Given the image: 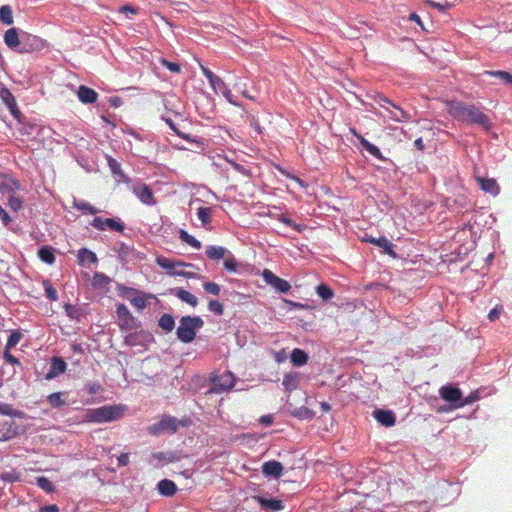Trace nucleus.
I'll return each mask as SVG.
<instances>
[{"label": "nucleus", "mask_w": 512, "mask_h": 512, "mask_svg": "<svg viewBox=\"0 0 512 512\" xmlns=\"http://www.w3.org/2000/svg\"><path fill=\"white\" fill-rule=\"evenodd\" d=\"M317 295L324 301H328L334 297L333 290L326 284H320L316 287Z\"/></svg>", "instance_id": "473e14b6"}, {"label": "nucleus", "mask_w": 512, "mask_h": 512, "mask_svg": "<svg viewBox=\"0 0 512 512\" xmlns=\"http://www.w3.org/2000/svg\"><path fill=\"white\" fill-rule=\"evenodd\" d=\"M0 21L5 25L13 23V13L10 6L4 5L0 7Z\"/></svg>", "instance_id": "72a5a7b5"}, {"label": "nucleus", "mask_w": 512, "mask_h": 512, "mask_svg": "<svg viewBox=\"0 0 512 512\" xmlns=\"http://www.w3.org/2000/svg\"><path fill=\"white\" fill-rule=\"evenodd\" d=\"M4 42L11 49L16 48L19 45V37L16 28H10L5 32Z\"/></svg>", "instance_id": "5701e85b"}, {"label": "nucleus", "mask_w": 512, "mask_h": 512, "mask_svg": "<svg viewBox=\"0 0 512 512\" xmlns=\"http://www.w3.org/2000/svg\"><path fill=\"white\" fill-rule=\"evenodd\" d=\"M160 63L173 73H179L181 71L180 65L174 62H170L164 58L160 59Z\"/></svg>", "instance_id": "864d4df0"}, {"label": "nucleus", "mask_w": 512, "mask_h": 512, "mask_svg": "<svg viewBox=\"0 0 512 512\" xmlns=\"http://www.w3.org/2000/svg\"><path fill=\"white\" fill-rule=\"evenodd\" d=\"M47 401L54 408H59L65 404V401L62 399V393L60 392L50 394L47 397Z\"/></svg>", "instance_id": "58836bf2"}, {"label": "nucleus", "mask_w": 512, "mask_h": 512, "mask_svg": "<svg viewBox=\"0 0 512 512\" xmlns=\"http://www.w3.org/2000/svg\"><path fill=\"white\" fill-rule=\"evenodd\" d=\"M440 397L451 404V409H457L456 405L461 402L462 392L459 388L447 384L439 389Z\"/></svg>", "instance_id": "0eeeda50"}, {"label": "nucleus", "mask_w": 512, "mask_h": 512, "mask_svg": "<svg viewBox=\"0 0 512 512\" xmlns=\"http://www.w3.org/2000/svg\"><path fill=\"white\" fill-rule=\"evenodd\" d=\"M290 360L294 366H303L308 361V355L304 350L296 348L291 352Z\"/></svg>", "instance_id": "412c9836"}, {"label": "nucleus", "mask_w": 512, "mask_h": 512, "mask_svg": "<svg viewBox=\"0 0 512 512\" xmlns=\"http://www.w3.org/2000/svg\"><path fill=\"white\" fill-rule=\"evenodd\" d=\"M283 466L280 462L271 460L262 465V473L266 477L279 478L282 475Z\"/></svg>", "instance_id": "2eb2a0df"}, {"label": "nucleus", "mask_w": 512, "mask_h": 512, "mask_svg": "<svg viewBox=\"0 0 512 512\" xmlns=\"http://www.w3.org/2000/svg\"><path fill=\"white\" fill-rule=\"evenodd\" d=\"M212 387L209 390L210 393H222L232 389L235 385L234 375L226 371L220 376L213 377L211 379Z\"/></svg>", "instance_id": "39448f33"}, {"label": "nucleus", "mask_w": 512, "mask_h": 512, "mask_svg": "<svg viewBox=\"0 0 512 512\" xmlns=\"http://www.w3.org/2000/svg\"><path fill=\"white\" fill-rule=\"evenodd\" d=\"M41 512H59V509L56 505L45 506L41 509Z\"/></svg>", "instance_id": "774afa93"}, {"label": "nucleus", "mask_w": 512, "mask_h": 512, "mask_svg": "<svg viewBox=\"0 0 512 512\" xmlns=\"http://www.w3.org/2000/svg\"><path fill=\"white\" fill-rule=\"evenodd\" d=\"M91 225L99 231L110 229L117 232H123L125 229V225L121 220L113 218L95 217L92 220Z\"/></svg>", "instance_id": "423d86ee"}, {"label": "nucleus", "mask_w": 512, "mask_h": 512, "mask_svg": "<svg viewBox=\"0 0 512 512\" xmlns=\"http://www.w3.org/2000/svg\"><path fill=\"white\" fill-rule=\"evenodd\" d=\"M0 218L2 220V223L4 226H8L12 219L11 217L9 216V214L6 212L5 209L2 208V206L0 205Z\"/></svg>", "instance_id": "052dcab7"}, {"label": "nucleus", "mask_w": 512, "mask_h": 512, "mask_svg": "<svg viewBox=\"0 0 512 512\" xmlns=\"http://www.w3.org/2000/svg\"><path fill=\"white\" fill-rule=\"evenodd\" d=\"M123 414L120 406H102L87 411L86 418L89 422L104 423L119 419Z\"/></svg>", "instance_id": "20e7f679"}, {"label": "nucleus", "mask_w": 512, "mask_h": 512, "mask_svg": "<svg viewBox=\"0 0 512 512\" xmlns=\"http://www.w3.org/2000/svg\"><path fill=\"white\" fill-rule=\"evenodd\" d=\"M77 95L79 100L84 104H92L97 101L98 93L84 85L79 86Z\"/></svg>", "instance_id": "a211bd4d"}, {"label": "nucleus", "mask_w": 512, "mask_h": 512, "mask_svg": "<svg viewBox=\"0 0 512 512\" xmlns=\"http://www.w3.org/2000/svg\"><path fill=\"white\" fill-rule=\"evenodd\" d=\"M358 139L363 146V148L369 152L372 156H374L377 159H382V153L380 149L375 146L374 144L370 143L368 140H366L363 136H358Z\"/></svg>", "instance_id": "a878e982"}, {"label": "nucleus", "mask_w": 512, "mask_h": 512, "mask_svg": "<svg viewBox=\"0 0 512 512\" xmlns=\"http://www.w3.org/2000/svg\"><path fill=\"white\" fill-rule=\"evenodd\" d=\"M475 180L477 181L481 190L485 193H489L493 196H496L500 193V187L494 178H485L475 175Z\"/></svg>", "instance_id": "9b49d317"}, {"label": "nucleus", "mask_w": 512, "mask_h": 512, "mask_svg": "<svg viewBox=\"0 0 512 512\" xmlns=\"http://www.w3.org/2000/svg\"><path fill=\"white\" fill-rule=\"evenodd\" d=\"M156 263L163 269L166 270H172L176 266H188V264L182 263V262H172L171 260L167 259L166 257H157Z\"/></svg>", "instance_id": "f704fd0d"}, {"label": "nucleus", "mask_w": 512, "mask_h": 512, "mask_svg": "<svg viewBox=\"0 0 512 512\" xmlns=\"http://www.w3.org/2000/svg\"><path fill=\"white\" fill-rule=\"evenodd\" d=\"M208 308L211 312L218 316L224 313L223 305L217 300H210L208 303Z\"/></svg>", "instance_id": "09e8293b"}, {"label": "nucleus", "mask_w": 512, "mask_h": 512, "mask_svg": "<svg viewBox=\"0 0 512 512\" xmlns=\"http://www.w3.org/2000/svg\"><path fill=\"white\" fill-rule=\"evenodd\" d=\"M374 418L383 426L391 427L395 424L394 413L390 410L377 409L373 412Z\"/></svg>", "instance_id": "dca6fc26"}, {"label": "nucleus", "mask_w": 512, "mask_h": 512, "mask_svg": "<svg viewBox=\"0 0 512 512\" xmlns=\"http://www.w3.org/2000/svg\"><path fill=\"white\" fill-rule=\"evenodd\" d=\"M12 185H13V186H11V185H9V184H2V185L0 186V191H1V192H8V193L11 195V194L15 193V190L20 189V183H19V181H17V180H13V181H12Z\"/></svg>", "instance_id": "3c124183"}, {"label": "nucleus", "mask_w": 512, "mask_h": 512, "mask_svg": "<svg viewBox=\"0 0 512 512\" xmlns=\"http://www.w3.org/2000/svg\"><path fill=\"white\" fill-rule=\"evenodd\" d=\"M257 502L262 508L272 511H280L284 508L283 502L275 498L257 497Z\"/></svg>", "instance_id": "6ab92c4d"}, {"label": "nucleus", "mask_w": 512, "mask_h": 512, "mask_svg": "<svg viewBox=\"0 0 512 512\" xmlns=\"http://www.w3.org/2000/svg\"><path fill=\"white\" fill-rule=\"evenodd\" d=\"M204 290L212 295H219L220 293V286L215 282H206L203 285Z\"/></svg>", "instance_id": "8fccbe9b"}, {"label": "nucleus", "mask_w": 512, "mask_h": 512, "mask_svg": "<svg viewBox=\"0 0 512 512\" xmlns=\"http://www.w3.org/2000/svg\"><path fill=\"white\" fill-rule=\"evenodd\" d=\"M8 206L11 210L17 212L23 207V200L20 197L15 196V193L9 195Z\"/></svg>", "instance_id": "37998d69"}, {"label": "nucleus", "mask_w": 512, "mask_h": 512, "mask_svg": "<svg viewBox=\"0 0 512 512\" xmlns=\"http://www.w3.org/2000/svg\"><path fill=\"white\" fill-rule=\"evenodd\" d=\"M98 259L94 252L88 249H81L78 252V262L83 265L85 263H97Z\"/></svg>", "instance_id": "393cba45"}, {"label": "nucleus", "mask_w": 512, "mask_h": 512, "mask_svg": "<svg viewBox=\"0 0 512 512\" xmlns=\"http://www.w3.org/2000/svg\"><path fill=\"white\" fill-rule=\"evenodd\" d=\"M238 263L233 257L226 258L224 261V268L229 272H236Z\"/></svg>", "instance_id": "4d7b16f0"}, {"label": "nucleus", "mask_w": 512, "mask_h": 512, "mask_svg": "<svg viewBox=\"0 0 512 512\" xmlns=\"http://www.w3.org/2000/svg\"><path fill=\"white\" fill-rule=\"evenodd\" d=\"M226 249L222 246H208L206 249V255L211 260H220L225 256Z\"/></svg>", "instance_id": "bb28decb"}, {"label": "nucleus", "mask_w": 512, "mask_h": 512, "mask_svg": "<svg viewBox=\"0 0 512 512\" xmlns=\"http://www.w3.org/2000/svg\"><path fill=\"white\" fill-rule=\"evenodd\" d=\"M0 414L6 416H16L17 412L10 404L0 402Z\"/></svg>", "instance_id": "5fc2aeb1"}, {"label": "nucleus", "mask_w": 512, "mask_h": 512, "mask_svg": "<svg viewBox=\"0 0 512 512\" xmlns=\"http://www.w3.org/2000/svg\"><path fill=\"white\" fill-rule=\"evenodd\" d=\"M298 383H299L298 375L295 373H288V374H285L282 384L286 390L292 391V390L297 389Z\"/></svg>", "instance_id": "c85d7f7f"}, {"label": "nucleus", "mask_w": 512, "mask_h": 512, "mask_svg": "<svg viewBox=\"0 0 512 512\" xmlns=\"http://www.w3.org/2000/svg\"><path fill=\"white\" fill-rule=\"evenodd\" d=\"M477 400H479L478 391L471 392L467 397H461V402H459L458 405H456V408L465 407L476 402Z\"/></svg>", "instance_id": "79ce46f5"}, {"label": "nucleus", "mask_w": 512, "mask_h": 512, "mask_svg": "<svg viewBox=\"0 0 512 512\" xmlns=\"http://www.w3.org/2000/svg\"><path fill=\"white\" fill-rule=\"evenodd\" d=\"M278 219L280 222L293 228L297 232H302L306 228V226L304 224H297L296 222H294L292 219L286 217L285 215H280Z\"/></svg>", "instance_id": "a19ab883"}, {"label": "nucleus", "mask_w": 512, "mask_h": 512, "mask_svg": "<svg viewBox=\"0 0 512 512\" xmlns=\"http://www.w3.org/2000/svg\"><path fill=\"white\" fill-rule=\"evenodd\" d=\"M409 20L416 22L422 29H424L423 23H422L421 18H420V16L418 14L411 13L409 15Z\"/></svg>", "instance_id": "338daca9"}, {"label": "nucleus", "mask_w": 512, "mask_h": 512, "mask_svg": "<svg viewBox=\"0 0 512 512\" xmlns=\"http://www.w3.org/2000/svg\"><path fill=\"white\" fill-rule=\"evenodd\" d=\"M428 4H429V6L435 8V9H438L441 12H446L449 8H451V4H449V3L441 4V3L435 2V1H428Z\"/></svg>", "instance_id": "bf43d9fd"}, {"label": "nucleus", "mask_w": 512, "mask_h": 512, "mask_svg": "<svg viewBox=\"0 0 512 512\" xmlns=\"http://www.w3.org/2000/svg\"><path fill=\"white\" fill-rule=\"evenodd\" d=\"M158 491L164 496H173L177 491V486L172 480L163 479L158 485Z\"/></svg>", "instance_id": "aec40b11"}, {"label": "nucleus", "mask_w": 512, "mask_h": 512, "mask_svg": "<svg viewBox=\"0 0 512 512\" xmlns=\"http://www.w3.org/2000/svg\"><path fill=\"white\" fill-rule=\"evenodd\" d=\"M8 350L9 349H5V352H4L5 360L7 362H9L10 364L20 365V361L15 356H13Z\"/></svg>", "instance_id": "680f3d73"}, {"label": "nucleus", "mask_w": 512, "mask_h": 512, "mask_svg": "<svg viewBox=\"0 0 512 512\" xmlns=\"http://www.w3.org/2000/svg\"><path fill=\"white\" fill-rule=\"evenodd\" d=\"M166 124L180 137L183 139H189L188 135L182 133L175 125V123L170 118H163Z\"/></svg>", "instance_id": "13d9d810"}, {"label": "nucleus", "mask_w": 512, "mask_h": 512, "mask_svg": "<svg viewBox=\"0 0 512 512\" xmlns=\"http://www.w3.org/2000/svg\"><path fill=\"white\" fill-rule=\"evenodd\" d=\"M118 463L120 466H127L129 464V454L122 453L118 457Z\"/></svg>", "instance_id": "0e129e2a"}, {"label": "nucleus", "mask_w": 512, "mask_h": 512, "mask_svg": "<svg viewBox=\"0 0 512 512\" xmlns=\"http://www.w3.org/2000/svg\"><path fill=\"white\" fill-rule=\"evenodd\" d=\"M20 478H21V473L14 469L0 474V480L7 482V483L17 482L20 480Z\"/></svg>", "instance_id": "e433bc0d"}, {"label": "nucleus", "mask_w": 512, "mask_h": 512, "mask_svg": "<svg viewBox=\"0 0 512 512\" xmlns=\"http://www.w3.org/2000/svg\"><path fill=\"white\" fill-rule=\"evenodd\" d=\"M0 98L3 101V103L7 106L9 111L11 112L12 116L20 121L22 117L21 111L17 107L16 99L11 93V91L6 88L2 87L0 90Z\"/></svg>", "instance_id": "9d476101"}, {"label": "nucleus", "mask_w": 512, "mask_h": 512, "mask_svg": "<svg viewBox=\"0 0 512 512\" xmlns=\"http://www.w3.org/2000/svg\"><path fill=\"white\" fill-rule=\"evenodd\" d=\"M67 369L66 362L59 357H53L51 359V366L49 371L47 372L45 379L51 380L56 378L57 376L63 374Z\"/></svg>", "instance_id": "4468645a"}, {"label": "nucleus", "mask_w": 512, "mask_h": 512, "mask_svg": "<svg viewBox=\"0 0 512 512\" xmlns=\"http://www.w3.org/2000/svg\"><path fill=\"white\" fill-rule=\"evenodd\" d=\"M259 422L265 426H269L273 423L272 415H263L260 417Z\"/></svg>", "instance_id": "69168bd1"}, {"label": "nucleus", "mask_w": 512, "mask_h": 512, "mask_svg": "<svg viewBox=\"0 0 512 512\" xmlns=\"http://www.w3.org/2000/svg\"><path fill=\"white\" fill-rule=\"evenodd\" d=\"M369 97L383 110L379 113L380 116L397 123L408 122L411 119V115L407 111L392 102L384 94L374 92Z\"/></svg>", "instance_id": "f03ea898"}, {"label": "nucleus", "mask_w": 512, "mask_h": 512, "mask_svg": "<svg viewBox=\"0 0 512 512\" xmlns=\"http://www.w3.org/2000/svg\"><path fill=\"white\" fill-rule=\"evenodd\" d=\"M483 74L498 78L504 84L512 86V74H510L509 72L497 70V71H484Z\"/></svg>", "instance_id": "b1692460"}, {"label": "nucleus", "mask_w": 512, "mask_h": 512, "mask_svg": "<svg viewBox=\"0 0 512 512\" xmlns=\"http://www.w3.org/2000/svg\"><path fill=\"white\" fill-rule=\"evenodd\" d=\"M36 483L45 492L50 493V492L54 491L53 484H52V482L47 477H44V476L37 477L36 478Z\"/></svg>", "instance_id": "c03bdc74"}, {"label": "nucleus", "mask_w": 512, "mask_h": 512, "mask_svg": "<svg viewBox=\"0 0 512 512\" xmlns=\"http://www.w3.org/2000/svg\"><path fill=\"white\" fill-rule=\"evenodd\" d=\"M179 237L184 243L190 245L191 247L195 249L201 248V242L192 235H190L189 233H187L185 230H180Z\"/></svg>", "instance_id": "7c9ffc66"}, {"label": "nucleus", "mask_w": 512, "mask_h": 512, "mask_svg": "<svg viewBox=\"0 0 512 512\" xmlns=\"http://www.w3.org/2000/svg\"><path fill=\"white\" fill-rule=\"evenodd\" d=\"M262 277L267 284L273 286L278 292L286 293L291 289V285L288 281L276 276L269 269H264Z\"/></svg>", "instance_id": "6e6552de"}, {"label": "nucleus", "mask_w": 512, "mask_h": 512, "mask_svg": "<svg viewBox=\"0 0 512 512\" xmlns=\"http://www.w3.org/2000/svg\"><path fill=\"white\" fill-rule=\"evenodd\" d=\"M446 111L456 121L467 125H479L484 130L491 128L490 118L473 104L462 101L446 100Z\"/></svg>", "instance_id": "f257e3e1"}, {"label": "nucleus", "mask_w": 512, "mask_h": 512, "mask_svg": "<svg viewBox=\"0 0 512 512\" xmlns=\"http://www.w3.org/2000/svg\"><path fill=\"white\" fill-rule=\"evenodd\" d=\"M132 192L145 205L154 206L157 203L152 189L147 184L134 185Z\"/></svg>", "instance_id": "1a4fd4ad"}, {"label": "nucleus", "mask_w": 512, "mask_h": 512, "mask_svg": "<svg viewBox=\"0 0 512 512\" xmlns=\"http://www.w3.org/2000/svg\"><path fill=\"white\" fill-rule=\"evenodd\" d=\"M203 325V320L198 316H183L176 331L177 338L183 343H190L196 337V330Z\"/></svg>", "instance_id": "7ed1b4c3"}, {"label": "nucleus", "mask_w": 512, "mask_h": 512, "mask_svg": "<svg viewBox=\"0 0 512 512\" xmlns=\"http://www.w3.org/2000/svg\"><path fill=\"white\" fill-rule=\"evenodd\" d=\"M117 315L122 329H132L134 327V317L124 304L117 306Z\"/></svg>", "instance_id": "ddd939ff"}, {"label": "nucleus", "mask_w": 512, "mask_h": 512, "mask_svg": "<svg viewBox=\"0 0 512 512\" xmlns=\"http://www.w3.org/2000/svg\"><path fill=\"white\" fill-rule=\"evenodd\" d=\"M159 326L167 331V332H170L174 329V326H175V320L173 318L172 315L170 314H163L160 319H159V322H158Z\"/></svg>", "instance_id": "c756f323"}, {"label": "nucleus", "mask_w": 512, "mask_h": 512, "mask_svg": "<svg viewBox=\"0 0 512 512\" xmlns=\"http://www.w3.org/2000/svg\"><path fill=\"white\" fill-rule=\"evenodd\" d=\"M200 67H201L202 73L208 79L210 85L212 86V88L215 91H217V90L222 91L227 88L224 81L220 77L215 75L211 70H209L204 65H200Z\"/></svg>", "instance_id": "f3484780"}, {"label": "nucleus", "mask_w": 512, "mask_h": 512, "mask_svg": "<svg viewBox=\"0 0 512 512\" xmlns=\"http://www.w3.org/2000/svg\"><path fill=\"white\" fill-rule=\"evenodd\" d=\"M175 295L183 302L189 304L192 307H196L198 304V299L195 295L190 293L189 291L179 288L175 291Z\"/></svg>", "instance_id": "4be33fe9"}, {"label": "nucleus", "mask_w": 512, "mask_h": 512, "mask_svg": "<svg viewBox=\"0 0 512 512\" xmlns=\"http://www.w3.org/2000/svg\"><path fill=\"white\" fill-rule=\"evenodd\" d=\"M109 282H110L109 277L100 272L95 273L93 276V279H92V284L96 288L104 287L107 284H109Z\"/></svg>", "instance_id": "4c0bfd02"}, {"label": "nucleus", "mask_w": 512, "mask_h": 512, "mask_svg": "<svg viewBox=\"0 0 512 512\" xmlns=\"http://www.w3.org/2000/svg\"><path fill=\"white\" fill-rule=\"evenodd\" d=\"M165 430H170L173 433L177 430L175 418L164 417L157 424L149 427L150 433L154 435H157Z\"/></svg>", "instance_id": "f8f14e48"}, {"label": "nucleus", "mask_w": 512, "mask_h": 512, "mask_svg": "<svg viewBox=\"0 0 512 512\" xmlns=\"http://www.w3.org/2000/svg\"><path fill=\"white\" fill-rule=\"evenodd\" d=\"M74 208H76L78 211H81L84 214L95 215L99 213V210L97 208H95L90 203L85 201L74 202Z\"/></svg>", "instance_id": "2f4dec72"}, {"label": "nucleus", "mask_w": 512, "mask_h": 512, "mask_svg": "<svg viewBox=\"0 0 512 512\" xmlns=\"http://www.w3.org/2000/svg\"><path fill=\"white\" fill-rule=\"evenodd\" d=\"M45 294L50 301H56L58 299L57 290L51 285L49 281H44Z\"/></svg>", "instance_id": "de8ad7c7"}, {"label": "nucleus", "mask_w": 512, "mask_h": 512, "mask_svg": "<svg viewBox=\"0 0 512 512\" xmlns=\"http://www.w3.org/2000/svg\"><path fill=\"white\" fill-rule=\"evenodd\" d=\"M20 339H21L20 332L15 331V332L11 333V335L9 336V338L7 340L5 349H10V348L16 346L18 344V342L20 341Z\"/></svg>", "instance_id": "603ef678"}, {"label": "nucleus", "mask_w": 512, "mask_h": 512, "mask_svg": "<svg viewBox=\"0 0 512 512\" xmlns=\"http://www.w3.org/2000/svg\"><path fill=\"white\" fill-rule=\"evenodd\" d=\"M377 246L383 248L388 255L396 257L393 244L386 237L377 238Z\"/></svg>", "instance_id": "c9c22d12"}, {"label": "nucleus", "mask_w": 512, "mask_h": 512, "mask_svg": "<svg viewBox=\"0 0 512 512\" xmlns=\"http://www.w3.org/2000/svg\"><path fill=\"white\" fill-rule=\"evenodd\" d=\"M107 164L114 175L123 176L120 163L111 156H107Z\"/></svg>", "instance_id": "a18cd8bd"}, {"label": "nucleus", "mask_w": 512, "mask_h": 512, "mask_svg": "<svg viewBox=\"0 0 512 512\" xmlns=\"http://www.w3.org/2000/svg\"><path fill=\"white\" fill-rule=\"evenodd\" d=\"M500 314H501V306H496L495 308L490 310V312L488 314V318L490 321H495L496 319L499 318Z\"/></svg>", "instance_id": "e2e57ef3"}, {"label": "nucleus", "mask_w": 512, "mask_h": 512, "mask_svg": "<svg viewBox=\"0 0 512 512\" xmlns=\"http://www.w3.org/2000/svg\"><path fill=\"white\" fill-rule=\"evenodd\" d=\"M212 209L210 207H199L197 210V216L203 225L210 222Z\"/></svg>", "instance_id": "ea45409f"}, {"label": "nucleus", "mask_w": 512, "mask_h": 512, "mask_svg": "<svg viewBox=\"0 0 512 512\" xmlns=\"http://www.w3.org/2000/svg\"><path fill=\"white\" fill-rule=\"evenodd\" d=\"M119 12L130 18L132 15L138 14V8H135L131 5H124L119 8Z\"/></svg>", "instance_id": "6e6d98bb"}, {"label": "nucleus", "mask_w": 512, "mask_h": 512, "mask_svg": "<svg viewBox=\"0 0 512 512\" xmlns=\"http://www.w3.org/2000/svg\"><path fill=\"white\" fill-rule=\"evenodd\" d=\"M131 304L137 308V310L141 311L143 310L146 305H147V299L146 297L139 293L137 294L135 297H133L131 300H130Z\"/></svg>", "instance_id": "49530a36"}, {"label": "nucleus", "mask_w": 512, "mask_h": 512, "mask_svg": "<svg viewBox=\"0 0 512 512\" xmlns=\"http://www.w3.org/2000/svg\"><path fill=\"white\" fill-rule=\"evenodd\" d=\"M38 256L41 261L47 264H53L55 262L54 250L49 246L41 247L38 251Z\"/></svg>", "instance_id": "cd10ccee"}]
</instances>
